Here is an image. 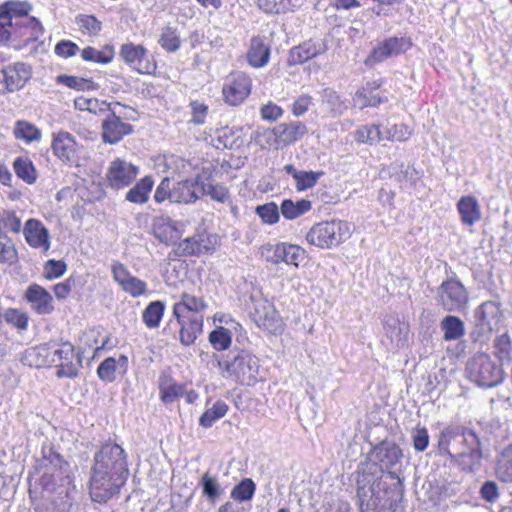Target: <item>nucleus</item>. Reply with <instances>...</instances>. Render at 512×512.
Listing matches in <instances>:
<instances>
[{
    "label": "nucleus",
    "instance_id": "f257e3e1",
    "mask_svg": "<svg viewBox=\"0 0 512 512\" xmlns=\"http://www.w3.org/2000/svg\"><path fill=\"white\" fill-rule=\"evenodd\" d=\"M43 457L30 479V495L40 494L35 512H70L75 486L70 465L52 447H44Z\"/></svg>",
    "mask_w": 512,
    "mask_h": 512
},
{
    "label": "nucleus",
    "instance_id": "4468645a",
    "mask_svg": "<svg viewBox=\"0 0 512 512\" xmlns=\"http://www.w3.org/2000/svg\"><path fill=\"white\" fill-rule=\"evenodd\" d=\"M308 133L307 126L300 122L294 121L289 123H281L272 129H265L263 132H257L258 137H263L270 146L279 147L280 145L288 146L300 139Z\"/></svg>",
    "mask_w": 512,
    "mask_h": 512
},
{
    "label": "nucleus",
    "instance_id": "9d476101",
    "mask_svg": "<svg viewBox=\"0 0 512 512\" xmlns=\"http://www.w3.org/2000/svg\"><path fill=\"white\" fill-rule=\"evenodd\" d=\"M127 477L121 474L109 473L108 471L98 474V469L92 468L89 486L92 501L106 503L119 493Z\"/></svg>",
    "mask_w": 512,
    "mask_h": 512
},
{
    "label": "nucleus",
    "instance_id": "f704fd0d",
    "mask_svg": "<svg viewBox=\"0 0 512 512\" xmlns=\"http://www.w3.org/2000/svg\"><path fill=\"white\" fill-rule=\"evenodd\" d=\"M321 107L330 117H338L347 109L340 96L331 88L322 90Z\"/></svg>",
    "mask_w": 512,
    "mask_h": 512
},
{
    "label": "nucleus",
    "instance_id": "37998d69",
    "mask_svg": "<svg viewBox=\"0 0 512 512\" xmlns=\"http://www.w3.org/2000/svg\"><path fill=\"white\" fill-rule=\"evenodd\" d=\"M21 227V218L14 211L3 210L0 212V239L6 238L8 232L19 233Z\"/></svg>",
    "mask_w": 512,
    "mask_h": 512
},
{
    "label": "nucleus",
    "instance_id": "864d4df0",
    "mask_svg": "<svg viewBox=\"0 0 512 512\" xmlns=\"http://www.w3.org/2000/svg\"><path fill=\"white\" fill-rule=\"evenodd\" d=\"M76 24L83 34H87L89 36L97 35L102 28L101 22L93 15L77 16Z\"/></svg>",
    "mask_w": 512,
    "mask_h": 512
},
{
    "label": "nucleus",
    "instance_id": "a18cd8bd",
    "mask_svg": "<svg viewBox=\"0 0 512 512\" xmlns=\"http://www.w3.org/2000/svg\"><path fill=\"white\" fill-rule=\"evenodd\" d=\"M256 491V485L251 478H244L231 490L230 497L234 501H250Z\"/></svg>",
    "mask_w": 512,
    "mask_h": 512
},
{
    "label": "nucleus",
    "instance_id": "3c124183",
    "mask_svg": "<svg viewBox=\"0 0 512 512\" xmlns=\"http://www.w3.org/2000/svg\"><path fill=\"white\" fill-rule=\"evenodd\" d=\"M158 42L167 52H175L180 48L181 45V40L177 30L169 26L162 30Z\"/></svg>",
    "mask_w": 512,
    "mask_h": 512
},
{
    "label": "nucleus",
    "instance_id": "79ce46f5",
    "mask_svg": "<svg viewBox=\"0 0 512 512\" xmlns=\"http://www.w3.org/2000/svg\"><path fill=\"white\" fill-rule=\"evenodd\" d=\"M227 411L228 405L222 400H217L211 408H208L201 415L199 425L203 428H210L216 421L223 418Z\"/></svg>",
    "mask_w": 512,
    "mask_h": 512
},
{
    "label": "nucleus",
    "instance_id": "c756f323",
    "mask_svg": "<svg viewBox=\"0 0 512 512\" xmlns=\"http://www.w3.org/2000/svg\"><path fill=\"white\" fill-rule=\"evenodd\" d=\"M270 48L265 43L264 37L254 36L251 38L250 47L247 52V61L254 68H262L269 62Z\"/></svg>",
    "mask_w": 512,
    "mask_h": 512
},
{
    "label": "nucleus",
    "instance_id": "1a4fd4ad",
    "mask_svg": "<svg viewBox=\"0 0 512 512\" xmlns=\"http://www.w3.org/2000/svg\"><path fill=\"white\" fill-rule=\"evenodd\" d=\"M436 301L447 312H461L469 303V293L458 278L452 277L440 284Z\"/></svg>",
    "mask_w": 512,
    "mask_h": 512
},
{
    "label": "nucleus",
    "instance_id": "2eb2a0df",
    "mask_svg": "<svg viewBox=\"0 0 512 512\" xmlns=\"http://www.w3.org/2000/svg\"><path fill=\"white\" fill-rule=\"evenodd\" d=\"M51 149L54 156L65 164H75L79 159L80 145L67 131L59 130L52 133Z\"/></svg>",
    "mask_w": 512,
    "mask_h": 512
},
{
    "label": "nucleus",
    "instance_id": "dca6fc26",
    "mask_svg": "<svg viewBox=\"0 0 512 512\" xmlns=\"http://www.w3.org/2000/svg\"><path fill=\"white\" fill-rule=\"evenodd\" d=\"M412 46L411 41L405 37H390L379 43L365 59L367 66H374L389 57L405 53Z\"/></svg>",
    "mask_w": 512,
    "mask_h": 512
},
{
    "label": "nucleus",
    "instance_id": "6e6552de",
    "mask_svg": "<svg viewBox=\"0 0 512 512\" xmlns=\"http://www.w3.org/2000/svg\"><path fill=\"white\" fill-rule=\"evenodd\" d=\"M99 473L121 474L128 476L127 456L124 449L117 443L108 441L94 455V465Z\"/></svg>",
    "mask_w": 512,
    "mask_h": 512
},
{
    "label": "nucleus",
    "instance_id": "cd10ccee",
    "mask_svg": "<svg viewBox=\"0 0 512 512\" xmlns=\"http://www.w3.org/2000/svg\"><path fill=\"white\" fill-rule=\"evenodd\" d=\"M180 325L179 340L182 345H192L197 337L202 333L203 317L192 316V317H181L176 318Z\"/></svg>",
    "mask_w": 512,
    "mask_h": 512
},
{
    "label": "nucleus",
    "instance_id": "bb28decb",
    "mask_svg": "<svg viewBox=\"0 0 512 512\" xmlns=\"http://www.w3.org/2000/svg\"><path fill=\"white\" fill-rule=\"evenodd\" d=\"M153 235L166 245L173 244L181 237L177 223L168 217H157L152 224Z\"/></svg>",
    "mask_w": 512,
    "mask_h": 512
},
{
    "label": "nucleus",
    "instance_id": "0eeeda50",
    "mask_svg": "<svg viewBox=\"0 0 512 512\" xmlns=\"http://www.w3.org/2000/svg\"><path fill=\"white\" fill-rule=\"evenodd\" d=\"M467 377L480 387H494L503 381V370L486 353H477L466 364Z\"/></svg>",
    "mask_w": 512,
    "mask_h": 512
},
{
    "label": "nucleus",
    "instance_id": "412c9836",
    "mask_svg": "<svg viewBox=\"0 0 512 512\" xmlns=\"http://www.w3.org/2000/svg\"><path fill=\"white\" fill-rule=\"evenodd\" d=\"M204 183L199 178L177 182L172 188V203L189 204L203 195Z\"/></svg>",
    "mask_w": 512,
    "mask_h": 512
},
{
    "label": "nucleus",
    "instance_id": "0e129e2a",
    "mask_svg": "<svg viewBox=\"0 0 512 512\" xmlns=\"http://www.w3.org/2000/svg\"><path fill=\"white\" fill-rule=\"evenodd\" d=\"M417 172L414 168L404 166L401 164L398 166V170L393 173V177L400 183L401 187L412 186L416 180Z\"/></svg>",
    "mask_w": 512,
    "mask_h": 512
},
{
    "label": "nucleus",
    "instance_id": "4d7b16f0",
    "mask_svg": "<svg viewBox=\"0 0 512 512\" xmlns=\"http://www.w3.org/2000/svg\"><path fill=\"white\" fill-rule=\"evenodd\" d=\"M203 190V195H209L214 201L220 203H231L229 190L222 184H204Z\"/></svg>",
    "mask_w": 512,
    "mask_h": 512
},
{
    "label": "nucleus",
    "instance_id": "603ef678",
    "mask_svg": "<svg viewBox=\"0 0 512 512\" xmlns=\"http://www.w3.org/2000/svg\"><path fill=\"white\" fill-rule=\"evenodd\" d=\"M496 357L501 361H510L512 352V341L508 333L497 336L494 340Z\"/></svg>",
    "mask_w": 512,
    "mask_h": 512
},
{
    "label": "nucleus",
    "instance_id": "6e6d98bb",
    "mask_svg": "<svg viewBox=\"0 0 512 512\" xmlns=\"http://www.w3.org/2000/svg\"><path fill=\"white\" fill-rule=\"evenodd\" d=\"M209 341L216 350H226L231 345V332L226 328L219 327L210 333Z\"/></svg>",
    "mask_w": 512,
    "mask_h": 512
},
{
    "label": "nucleus",
    "instance_id": "f03ea898",
    "mask_svg": "<svg viewBox=\"0 0 512 512\" xmlns=\"http://www.w3.org/2000/svg\"><path fill=\"white\" fill-rule=\"evenodd\" d=\"M441 456H448L464 472L479 470L483 458L481 441L476 432L468 427L450 424L438 436Z\"/></svg>",
    "mask_w": 512,
    "mask_h": 512
},
{
    "label": "nucleus",
    "instance_id": "a19ab883",
    "mask_svg": "<svg viewBox=\"0 0 512 512\" xmlns=\"http://www.w3.org/2000/svg\"><path fill=\"white\" fill-rule=\"evenodd\" d=\"M13 133L16 139L23 140L26 143L40 141L42 137L40 129L26 120H18L15 123Z\"/></svg>",
    "mask_w": 512,
    "mask_h": 512
},
{
    "label": "nucleus",
    "instance_id": "4c0bfd02",
    "mask_svg": "<svg viewBox=\"0 0 512 512\" xmlns=\"http://www.w3.org/2000/svg\"><path fill=\"white\" fill-rule=\"evenodd\" d=\"M495 473L504 483H512V444L505 447L497 458Z\"/></svg>",
    "mask_w": 512,
    "mask_h": 512
},
{
    "label": "nucleus",
    "instance_id": "aec40b11",
    "mask_svg": "<svg viewBox=\"0 0 512 512\" xmlns=\"http://www.w3.org/2000/svg\"><path fill=\"white\" fill-rule=\"evenodd\" d=\"M326 51L327 45L324 41L310 39L291 48L287 62L290 66L300 65Z\"/></svg>",
    "mask_w": 512,
    "mask_h": 512
},
{
    "label": "nucleus",
    "instance_id": "9b49d317",
    "mask_svg": "<svg viewBox=\"0 0 512 512\" xmlns=\"http://www.w3.org/2000/svg\"><path fill=\"white\" fill-rule=\"evenodd\" d=\"M401 458L402 451L399 446L387 440L375 445L369 453L370 461L378 465L381 472L387 471L389 479L396 481L394 487L399 492H402V481L396 472L389 471V469L394 467Z\"/></svg>",
    "mask_w": 512,
    "mask_h": 512
},
{
    "label": "nucleus",
    "instance_id": "ea45409f",
    "mask_svg": "<svg viewBox=\"0 0 512 512\" xmlns=\"http://www.w3.org/2000/svg\"><path fill=\"white\" fill-rule=\"evenodd\" d=\"M257 5L264 13L280 14L299 7L301 0H257Z\"/></svg>",
    "mask_w": 512,
    "mask_h": 512
},
{
    "label": "nucleus",
    "instance_id": "de8ad7c7",
    "mask_svg": "<svg viewBox=\"0 0 512 512\" xmlns=\"http://www.w3.org/2000/svg\"><path fill=\"white\" fill-rule=\"evenodd\" d=\"M305 250L298 245L283 243L282 262L288 265L299 266V263L305 259Z\"/></svg>",
    "mask_w": 512,
    "mask_h": 512
},
{
    "label": "nucleus",
    "instance_id": "13d9d810",
    "mask_svg": "<svg viewBox=\"0 0 512 512\" xmlns=\"http://www.w3.org/2000/svg\"><path fill=\"white\" fill-rule=\"evenodd\" d=\"M0 241V263L14 265L18 261V252L11 239Z\"/></svg>",
    "mask_w": 512,
    "mask_h": 512
},
{
    "label": "nucleus",
    "instance_id": "e2e57ef3",
    "mask_svg": "<svg viewBox=\"0 0 512 512\" xmlns=\"http://www.w3.org/2000/svg\"><path fill=\"white\" fill-rule=\"evenodd\" d=\"M58 82L76 90H91L95 88L93 81L77 76L60 75Z\"/></svg>",
    "mask_w": 512,
    "mask_h": 512
},
{
    "label": "nucleus",
    "instance_id": "ddd939ff",
    "mask_svg": "<svg viewBox=\"0 0 512 512\" xmlns=\"http://www.w3.org/2000/svg\"><path fill=\"white\" fill-rule=\"evenodd\" d=\"M500 305L494 301H485L474 310V330L472 335L475 341L488 340L492 331L501 319Z\"/></svg>",
    "mask_w": 512,
    "mask_h": 512
},
{
    "label": "nucleus",
    "instance_id": "5701e85b",
    "mask_svg": "<svg viewBox=\"0 0 512 512\" xmlns=\"http://www.w3.org/2000/svg\"><path fill=\"white\" fill-rule=\"evenodd\" d=\"M31 5L28 2L6 1L0 5V16L11 17L14 22H23L26 25L42 29L41 23L29 16Z\"/></svg>",
    "mask_w": 512,
    "mask_h": 512
},
{
    "label": "nucleus",
    "instance_id": "5fc2aeb1",
    "mask_svg": "<svg viewBox=\"0 0 512 512\" xmlns=\"http://www.w3.org/2000/svg\"><path fill=\"white\" fill-rule=\"evenodd\" d=\"M323 175V171H300L295 179L296 190L305 191L314 187Z\"/></svg>",
    "mask_w": 512,
    "mask_h": 512
},
{
    "label": "nucleus",
    "instance_id": "69168bd1",
    "mask_svg": "<svg viewBox=\"0 0 512 512\" xmlns=\"http://www.w3.org/2000/svg\"><path fill=\"white\" fill-rule=\"evenodd\" d=\"M67 269V265L62 260H48L44 265V276L52 280L61 277Z\"/></svg>",
    "mask_w": 512,
    "mask_h": 512
},
{
    "label": "nucleus",
    "instance_id": "774afa93",
    "mask_svg": "<svg viewBox=\"0 0 512 512\" xmlns=\"http://www.w3.org/2000/svg\"><path fill=\"white\" fill-rule=\"evenodd\" d=\"M4 320L18 329H26L28 325L27 316L17 309H7L3 314Z\"/></svg>",
    "mask_w": 512,
    "mask_h": 512
},
{
    "label": "nucleus",
    "instance_id": "49530a36",
    "mask_svg": "<svg viewBox=\"0 0 512 512\" xmlns=\"http://www.w3.org/2000/svg\"><path fill=\"white\" fill-rule=\"evenodd\" d=\"M197 243L196 235L184 239L169 253V258L174 259L176 257L201 254V249L198 248Z\"/></svg>",
    "mask_w": 512,
    "mask_h": 512
},
{
    "label": "nucleus",
    "instance_id": "423d86ee",
    "mask_svg": "<svg viewBox=\"0 0 512 512\" xmlns=\"http://www.w3.org/2000/svg\"><path fill=\"white\" fill-rule=\"evenodd\" d=\"M43 29L0 16V46L21 50L42 35Z\"/></svg>",
    "mask_w": 512,
    "mask_h": 512
},
{
    "label": "nucleus",
    "instance_id": "2f4dec72",
    "mask_svg": "<svg viewBox=\"0 0 512 512\" xmlns=\"http://www.w3.org/2000/svg\"><path fill=\"white\" fill-rule=\"evenodd\" d=\"M457 209L463 224L472 226L481 219V209L474 196L467 195L460 198Z\"/></svg>",
    "mask_w": 512,
    "mask_h": 512
},
{
    "label": "nucleus",
    "instance_id": "e433bc0d",
    "mask_svg": "<svg viewBox=\"0 0 512 512\" xmlns=\"http://www.w3.org/2000/svg\"><path fill=\"white\" fill-rule=\"evenodd\" d=\"M440 328L444 332L445 341L459 340L465 335L464 322L454 315L445 316L440 322Z\"/></svg>",
    "mask_w": 512,
    "mask_h": 512
},
{
    "label": "nucleus",
    "instance_id": "20e7f679",
    "mask_svg": "<svg viewBox=\"0 0 512 512\" xmlns=\"http://www.w3.org/2000/svg\"><path fill=\"white\" fill-rule=\"evenodd\" d=\"M218 367L224 378L243 385H253L259 377V359L247 350L229 353L227 359L218 361Z\"/></svg>",
    "mask_w": 512,
    "mask_h": 512
},
{
    "label": "nucleus",
    "instance_id": "7c9ffc66",
    "mask_svg": "<svg viewBox=\"0 0 512 512\" xmlns=\"http://www.w3.org/2000/svg\"><path fill=\"white\" fill-rule=\"evenodd\" d=\"M206 307L204 301L196 296L184 293L181 300L174 304L173 315L175 318L200 316L198 312Z\"/></svg>",
    "mask_w": 512,
    "mask_h": 512
},
{
    "label": "nucleus",
    "instance_id": "7ed1b4c3",
    "mask_svg": "<svg viewBox=\"0 0 512 512\" xmlns=\"http://www.w3.org/2000/svg\"><path fill=\"white\" fill-rule=\"evenodd\" d=\"M30 354L42 357L41 361L35 363L36 366L55 365L57 368L56 376L58 378L73 379L78 375L81 367V359L75 354L74 346L66 341L61 343H51L33 350Z\"/></svg>",
    "mask_w": 512,
    "mask_h": 512
},
{
    "label": "nucleus",
    "instance_id": "58836bf2",
    "mask_svg": "<svg viewBox=\"0 0 512 512\" xmlns=\"http://www.w3.org/2000/svg\"><path fill=\"white\" fill-rule=\"evenodd\" d=\"M311 208L312 203L310 200L301 199L294 202L290 199H285L281 203L280 211L284 218L294 220L309 212Z\"/></svg>",
    "mask_w": 512,
    "mask_h": 512
},
{
    "label": "nucleus",
    "instance_id": "4be33fe9",
    "mask_svg": "<svg viewBox=\"0 0 512 512\" xmlns=\"http://www.w3.org/2000/svg\"><path fill=\"white\" fill-rule=\"evenodd\" d=\"M120 56L137 72L144 74L150 73L154 68L147 60V50L142 45L126 43L121 46Z\"/></svg>",
    "mask_w": 512,
    "mask_h": 512
},
{
    "label": "nucleus",
    "instance_id": "a878e982",
    "mask_svg": "<svg viewBox=\"0 0 512 512\" xmlns=\"http://www.w3.org/2000/svg\"><path fill=\"white\" fill-rule=\"evenodd\" d=\"M25 297L38 314L47 315L54 310L51 294L38 284L30 285L26 290Z\"/></svg>",
    "mask_w": 512,
    "mask_h": 512
},
{
    "label": "nucleus",
    "instance_id": "a211bd4d",
    "mask_svg": "<svg viewBox=\"0 0 512 512\" xmlns=\"http://www.w3.org/2000/svg\"><path fill=\"white\" fill-rule=\"evenodd\" d=\"M139 173V168L130 162L117 158L110 163L106 178L111 188L129 186Z\"/></svg>",
    "mask_w": 512,
    "mask_h": 512
},
{
    "label": "nucleus",
    "instance_id": "c9c22d12",
    "mask_svg": "<svg viewBox=\"0 0 512 512\" xmlns=\"http://www.w3.org/2000/svg\"><path fill=\"white\" fill-rule=\"evenodd\" d=\"M153 186V178L145 176L126 193L125 199L131 203L144 204L148 201Z\"/></svg>",
    "mask_w": 512,
    "mask_h": 512
},
{
    "label": "nucleus",
    "instance_id": "f8f14e48",
    "mask_svg": "<svg viewBox=\"0 0 512 512\" xmlns=\"http://www.w3.org/2000/svg\"><path fill=\"white\" fill-rule=\"evenodd\" d=\"M357 499L361 510L375 508L383 499V494L388 493L387 483L382 478H375L370 473L363 471L357 478Z\"/></svg>",
    "mask_w": 512,
    "mask_h": 512
},
{
    "label": "nucleus",
    "instance_id": "338daca9",
    "mask_svg": "<svg viewBox=\"0 0 512 512\" xmlns=\"http://www.w3.org/2000/svg\"><path fill=\"white\" fill-rule=\"evenodd\" d=\"M121 288L132 297H139L146 293L147 284L141 279L132 276L128 281L124 282Z\"/></svg>",
    "mask_w": 512,
    "mask_h": 512
},
{
    "label": "nucleus",
    "instance_id": "72a5a7b5",
    "mask_svg": "<svg viewBox=\"0 0 512 512\" xmlns=\"http://www.w3.org/2000/svg\"><path fill=\"white\" fill-rule=\"evenodd\" d=\"M264 313L256 311L254 319L256 324L264 330L276 334L282 330V322L272 305L267 304L263 307Z\"/></svg>",
    "mask_w": 512,
    "mask_h": 512
},
{
    "label": "nucleus",
    "instance_id": "393cba45",
    "mask_svg": "<svg viewBox=\"0 0 512 512\" xmlns=\"http://www.w3.org/2000/svg\"><path fill=\"white\" fill-rule=\"evenodd\" d=\"M132 132V125L118 119L115 113L108 112L102 122V138L105 143L116 144Z\"/></svg>",
    "mask_w": 512,
    "mask_h": 512
},
{
    "label": "nucleus",
    "instance_id": "bf43d9fd",
    "mask_svg": "<svg viewBox=\"0 0 512 512\" xmlns=\"http://www.w3.org/2000/svg\"><path fill=\"white\" fill-rule=\"evenodd\" d=\"M257 215L265 224H275L279 220V208L274 202H269L264 205L257 206Z\"/></svg>",
    "mask_w": 512,
    "mask_h": 512
},
{
    "label": "nucleus",
    "instance_id": "09e8293b",
    "mask_svg": "<svg viewBox=\"0 0 512 512\" xmlns=\"http://www.w3.org/2000/svg\"><path fill=\"white\" fill-rule=\"evenodd\" d=\"M201 486L203 495L211 502H214L223 493L217 478L211 476L208 472L202 476Z\"/></svg>",
    "mask_w": 512,
    "mask_h": 512
},
{
    "label": "nucleus",
    "instance_id": "680f3d73",
    "mask_svg": "<svg viewBox=\"0 0 512 512\" xmlns=\"http://www.w3.org/2000/svg\"><path fill=\"white\" fill-rule=\"evenodd\" d=\"M14 170L16 175L23 179L25 182L29 184L35 182V169L31 162L19 158L14 163Z\"/></svg>",
    "mask_w": 512,
    "mask_h": 512
},
{
    "label": "nucleus",
    "instance_id": "39448f33",
    "mask_svg": "<svg viewBox=\"0 0 512 512\" xmlns=\"http://www.w3.org/2000/svg\"><path fill=\"white\" fill-rule=\"evenodd\" d=\"M351 236L349 223L342 220L323 221L313 225L306 235L310 245L321 249L339 246Z\"/></svg>",
    "mask_w": 512,
    "mask_h": 512
},
{
    "label": "nucleus",
    "instance_id": "8fccbe9b",
    "mask_svg": "<svg viewBox=\"0 0 512 512\" xmlns=\"http://www.w3.org/2000/svg\"><path fill=\"white\" fill-rule=\"evenodd\" d=\"M160 399L164 403H172L181 394V387L168 377H161L159 383Z\"/></svg>",
    "mask_w": 512,
    "mask_h": 512
},
{
    "label": "nucleus",
    "instance_id": "c85d7f7f",
    "mask_svg": "<svg viewBox=\"0 0 512 512\" xmlns=\"http://www.w3.org/2000/svg\"><path fill=\"white\" fill-rule=\"evenodd\" d=\"M128 369V357L121 354L118 359L108 357L104 359L97 368V376L105 383H111L116 379V372L119 370L125 374Z\"/></svg>",
    "mask_w": 512,
    "mask_h": 512
},
{
    "label": "nucleus",
    "instance_id": "b1692460",
    "mask_svg": "<svg viewBox=\"0 0 512 512\" xmlns=\"http://www.w3.org/2000/svg\"><path fill=\"white\" fill-rule=\"evenodd\" d=\"M23 234L32 248L41 249L43 252L50 249L49 231L41 221L33 218L27 220L23 228Z\"/></svg>",
    "mask_w": 512,
    "mask_h": 512
},
{
    "label": "nucleus",
    "instance_id": "f3484780",
    "mask_svg": "<svg viewBox=\"0 0 512 512\" xmlns=\"http://www.w3.org/2000/svg\"><path fill=\"white\" fill-rule=\"evenodd\" d=\"M251 92V80L243 72L231 74L225 81L222 93L224 100L231 106L241 104Z\"/></svg>",
    "mask_w": 512,
    "mask_h": 512
},
{
    "label": "nucleus",
    "instance_id": "473e14b6",
    "mask_svg": "<svg viewBox=\"0 0 512 512\" xmlns=\"http://www.w3.org/2000/svg\"><path fill=\"white\" fill-rule=\"evenodd\" d=\"M385 331L391 343L402 348L407 344L409 337V325L396 317H390L385 322Z\"/></svg>",
    "mask_w": 512,
    "mask_h": 512
},
{
    "label": "nucleus",
    "instance_id": "6ab92c4d",
    "mask_svg": "<svg viewBox=\"0 0 512 512\" xmlns=\"http://www.w3.org/2000/svg\"><path fill=\"white\" fill-rule=\"evenodd\" d=\"M1 73L6 92H15L24 87L32 76L31 67L24 62L5 66Z\"/></svg>",
    "mask_w": 512,
    "mask_h": 512
},
{
    "label": "nucleus",
    "instance_id": "c03bdc74",
    "mask_svg": "<svg viewBox=\"0 0 512 512\" xmlns=\"http://www.w3.org/2000/svg\"><path fill=\"white\" fill-rule=\"evenodd\" d=\"M165 305L161 301H153L148 304L142 314V319L148 328H157L161 322Z\"/></svg>",
    "mask_w": 512,
    "mask_h": 512
},
{
    "label": "nucleus",
    "instance_id": "052dcab7",
    "mask_svg": "<svg viewBox=\"0 0 512 512\" xmlns=\"http://www.w3.org/2000/svg\"><path fill=\"white\" fill-rule=\"evenodd\" d=\"M102 105L105 106L107 112L115 113L116 117L120 120H136L137 112L132 107L122 105L119 102L107 103L102 101Z\"/></svg>",
    "mask_w": 512,
    "mask_h": 512
}]
</instances>
